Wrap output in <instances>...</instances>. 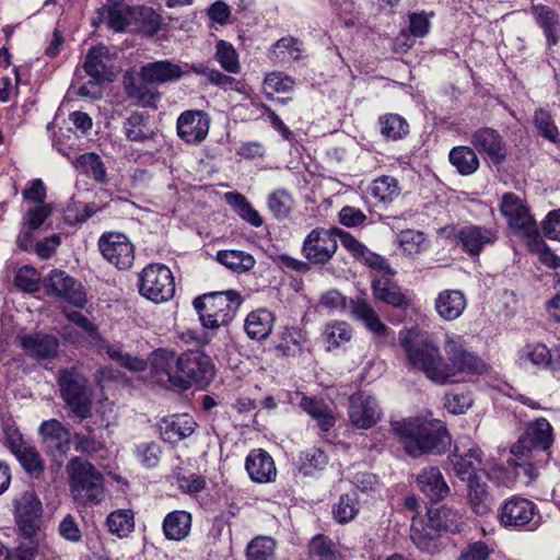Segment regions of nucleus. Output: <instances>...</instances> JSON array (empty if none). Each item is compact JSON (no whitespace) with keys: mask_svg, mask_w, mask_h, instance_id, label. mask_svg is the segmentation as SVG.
I'll return each mask as SVG.
<instances>
[{"mask_svg":"<svg viewBox=\"0 0 560 560\" xmlns=\"http://www.w3.org/2000/svg\"><path fill=\"white\" fill-rule=\"evenodd\" d=\"M470 143L494 165L502 164L506 159V143L493 128L482 127L475 130L470 137Z\"/></svg>","mask_w":560,"mask_h":560,"instance_id":"nucleus-18","label":"nucleus"},{"mask_svg":"<svg viewBox=\"0 0 560 560\" xmlns=\"http://www.w3.org/2000/svg\"><path fill=\"white\" fill-rule=\"evenodd\" d=\"M39 273L30 266L21 267L14 277L15 285L24 292L33 293L39 289Z\"/></svg>","mask_w":560,"mask_h":560,"instance_id":"nucleus-59","label":"nucleus"},{"mask_svg":"<svg viewBox=\"0 0 560 560\" xmlns=\"http://www.w3.org/2000/svg\"><path fill=\"white\" fill-rule=\"evenodd\" d=\"M498 518L504 528L517 532H535L542 524L538 506L520 495H512L501 503Z\"/></svg>","mask_w":560,"mask_h":560,"instance_id":"nucleus-7","label":"nucleus"},{"mask_svg":"<svg viewBox=\"0 0 560 560\" xmlns=\"http://www.w3.org/2000/svg\"><path fill=\"white\" fill-rule=\"evenodd\" d=\"M467 307V300L460 290H443L434 299V310L439 317L452 322L462 316Z\"/></svg>","mask_w":560,"mask_h":560,"instance_id":"nucleus-25","label":"nucleus"},{"mask_svg":"<svg viewBox=\"0 0 560 560\" xmlns=\"http://www.w3.org/2000/svg\"><path fill=\"white\" fill-rule=\"evenodd\" d=\"M139 292L154 303L171 300L175 293V283L170 268L162 264L147 266L140 273Z\"/></svg>","mask_w":560,"mask_h":560,"instance_id":"nucleus-10","label":"nucleus"},{"mask_svg":"<svg viewBox=\"0 0 560 560\" xmlns=\"http://www.w3.org/2000/svg\"><path fill=\"white\" fill-rule=\"evenodd\" d=\"M382 415V409L375 397L363 392L350 396L348 417L354 428L371 429L381 420Z\"/></svg>","mask_w":560,"mask_h":560,"instance_id":"nucleus-17","label":"nucleus"},{"mask_svg":"<svg viewBox=\"0 0 560 560\" xmlns=\"http://www.w3.org/2000/svg\"><path fill=\"white\" fill-rule=\"evenodd\" d=\"M302 52L303 44L291 36L282 37L273 45V54L281 61L299 60Z\"/></svg>","mask_w":560,"mask_h":560,"instance_id":"nucleus-55","label":"nucleus"},{"mask_svg":"<svg viewBox=\"0 0 560 560\" xmlns=\"http://www.w3.org/2000/svg\"><path fill=\"white\" fill-rule=\"evenodd\" d=\"M310 555L313 560H339V555L331 539L316 535L310 542Z\"/></svg>","mask_w":560,"mask_h":560,"instance_id":"nucleus-56","label":"nucleus"},{"mask_svg":"<svg viewBox=\"0 0 560 560\" xmlns=\"http://www.w3.org/2000/svg\"><path fill=\"white\" fill-rule=\"evenodd\" d=\"M447 460L452 466L454 474L462 480L466 481L470 476H481V471L486 479H492V472L482 468L483 452L480 446L468 436H462L456 440L452 454Z\"/></svg>","mask_w":560,"mask_h":560,"instance_id":"nucleus-8","label":"nucleus"},{"mask_svg":"<svg viewBox=\"0 0 560 560\" xmlns=\"http://www.w3.org/2000/svg\"><path fill=\"white\" fill-rule=\"evenodd\" d=\"M273 315L266 308H260L247 315V337L261 340L271 332Z\"/></svg>","mask_w":560,"mask_h":560,"instance_id":"nucleus-44","label":"nucleus"},{"mask_svg":"<svg viewBox=\"0 0 560 560\" xmlns=\"http://www.w3.org/2000/svg\"><path fill=\"white\" fill-rule=\"evenodd\" d=\"M108 49L105 46L93 47L85 57L83 68L91 78L105 80L108 74Z\"/></svg>","mask_w":560,"mask_h":560,"instance_id":"nucleus-42","label":"nucleus"},{"mask_svg":"<svg viewBox=\"0 0 560 560\" xmlns=\"http://www.w3.org/2000/svg\"><path fill=\"white\" fill-rule=\"evenodd\" d=\"M369 192L378 201H392L399 195L398 182L393 176L383 175L371 183Z\"/></svg>","mask_w":560,"mask_h":560,"instance_id":"nucleus-50","label":"nucleus"},{"mask_svg":"<svg viewBox=\"0 0 560 560\" xmlns=\"http://www.w3.org/2000/svg\"><path fill=\"white\" fill-rule=\"evenodd\" d=\"M466 482V500L470 510L477 515L488 514L494 504V498L487 481L482 476H470Z\"/></svg>","mask_w":560,"mask_h":560,"instance_id":"nucleus-24","label":"nucleus"},{"mask_svg":"<svg viewBox=\"0 0 560 560\" xmlns=\"http://www.w3.org/2000/svg\"><path fill=\"white\" fill-rule=\"evenodd\" d=\"M276 541L271 537L261 536L247 545V560H275Z\"/></svg>","mask_w":560,"mask_h":560,"instance_id":"nucleus-53","label":"nucleus"},{"mask_svg":"<svg viewBox=\"0 0 560 560\" xmlns=\"http://www.w3.org/2000/svg\"><path fill=\"white\" fill-rule=\"evenodd\" d=\"M137 19L133 30L142 31L153 35L160 28V16L151 9L145 7H137Z\"/></svg>","mask_w":560,"mask_h":560,"instance_id":"nucleus-58","label":"nucleus"},{"mask_svg":"<svg viewBox=\"0 0 560 560\" xmlns=\"http://www.w3.org/2000/svg\"><path fill=\"white\" fill-rule=\"evenodd\" d=\"M338 248L335 229L317 228L311 231L302 245V254L308 262L327 264Z\"/></svg>","mask_w":560,"mask_h":560,"instance_id":"nucleus-14","label":"nucleus"},{"mask_svg":"<svg viewBox=\"0 0 560 560\" xmlns=\"http://www.w3.org/2000/svg\"><path fill=\"white\" fill-rule=\"evenodd\" d=\"M491 553L492 549L488 546V544L478 540L469 542L467 546H465L462 549L457 560H488Z\"/></svg>","mask_w":560,"mask_h":560,"instance_id":"nucleus-64","label":"nucleus"},{"mask_svg":"<svg viewBox=\"0 0 560 560\" xmlns=\"http://www.w3.org/2000/svg\"><path fill=\"white\" fill-rule=\"evenodd\" d=\"M323 336L327 342V350H331L348 342L352 331L346 322H332L326 325Z\"/></svg>","mask_w":560,"mask_h":560,"instance_id":"nucleus-52","label":"nucleus"},{"mask_svg":"<svg viewBox=\"0 0 560 560\" xmlns=\"http://www.w3.org/2000/svg\"><path fill=\"white\" fill-rule=\"evenodd\" d=\"M23 350L33 358L46 359L54 357L59 347V341L51 335H26L20 338Z\"/></svg>","mask_w":560,"mask_h":560,"instance_id":"nucleus-34","label":"nucleus"},{"mask_svg":"<svg viewBox=\"0 0 560 560\" xmlns=\"http://www.w3.org/2000/svg\"><path fill=\"white\" fill-rule=\"evenodd\" d=\"M294 81L282 72H271L264 80V88L267 93H285L292 90Z\"/></svg>","mask_w":560,"mask_h":560,"instance_id":"nucleus-63","label":"nucleus"},{"mask_svg":"<svg viewBox=\"0 0 560 560\" xmlns=\"http://www.w3.org/2000/svg\"><path fill=\"white\" fill-rule=\"evenodd\" d=\"M396 242L399 248L409 256L421 254L430 246V241L423 232L411 229L397 234Z\"/></svg>","mask_w":560,"mask_h":560,"instance_id":"nucleus-45","label":"nucleus"},{"mask_svg":"<svg viewBox=\"0 0 560 560\" xmlns=\"http://www.w3.org/2000/svg\"><path fill=\"white\" fill-rule=\"evenodd\" d=\"M151 368L158 383L182 390L191 385L206 386L214 376L212 359L199 350L177 355L173 351L160 349L153 353Z\"/></svg>","mask_w":560,"mask_h":560,"instance_id":"nucleus-1","label":"nucleus"},{"mask_svg":"<svg viewBox=\"0 0 560 560\" xmlns=\"http://www.w3.org/2000/svg\"><path fill=\"white\" fill-rule=\"evenodd\" d=\"M75 170L85 174L96 182L103 183L106 178L105 166L96 153H84L73 162Z\"/></svg>","mask_w":560,"mask_h":560,"instance_id":"nucleus-49","label":"nucleus"},{"mask_svg":"<svg viewBox=\"0 0 560 560\" xmlns=\"http://www.w3.org/2000/svg\"><path fill=\"white\" fill-rule=\"evenodd\" d=\"M214 57L225 71L231 73L240 71L241 65L238 54L231 43L223 39L218 40Z\"/></svg>","mask_w":560,"mask_h":560,"instance_id":"nucleus-51","label":"nucleus"},{"mask_svg":"<svg viewBox=\"0 0 560 560\" xmlns=\"http://www.w3.org/2000/svg\"><path fill=\"white\" fill-rule=\"evenodd\" d=\"M516 363L526 371H560V346L549 349L545 343H527L516 354Z\"/></svg>","mask_w":560,"mask_h":560,"instance_id":"nucleus-13","label":"nucleus"},{"mask_svg":"<svg viewBox=\"0 0 560 560\" xmlns=\"http://www.w3.org/2000/svg\"><path fill=\"white\" fill-rule=\"evenodd\" d=\"M399 342L410 369L422 372L438 385L445 384L448 371L446 360L430 337L415 330H402L399 332Z\"/></svg>","mask_w":560,"mask_h":560,"instance_id":"nucleus-3","label":"nucleus"},{"mask_svg":"<svg viewBox=\"0 0 560 560\" xmlns=\"http://www.w3.org/2000/svg\"><path fill=\"white\" fill-rule=\"evenodd\" d=\"M359 513L357 499L350 494H342L332 508L335 520L340 524L352 521Z\"/></svg>","mask_w":560,"mask_h":560,"instance_id":"nucleus-57","label":"nucleus"},{"mask_svg":"<svg viewBox=\"0 0 560 560\" xmlns=\"http://www.w3.org/2000/svg\"><path fill=\"white\" fill-rule=\"evenodd\" d=\"M267 206L278 220H283L293 211L295 201L289 190L278 188L268 195Z\"/></svg>","mask_w":560,"mask_h":560,"instance_id":"nucleus-47","label":"nucleus"},{"mask_svg":"<svg viewBox=\"0 0 560 560\" xmlns=\"http://www.w3.org/2000/svg\"><path fill=\"white\" fill-rule=\"evenodd\" d=\"M196 422L188 415L173 416L170 419H163L160 425V434L163 441L177 443L195 431Z\"/></svg>","mask_w":560,"mask_h":560,"instance_id":"nucleus-33","label":"nucleus"},{"mask_svg":"<svg viewBox=\"0 0 560 560\" xmlns=\"http://www.w3.org/2000/svg\"><path fill=\"white\" fill-rule=\"evenodd\" d=\"M372 292L375 299L395 308L406 310L410 305L408 296L393 281V276H375L372 280Z\"/></svg>","mask_w":560,"mask_h":560,"instance_id":"nucleus-23","label":"nucleus"},{"mask_svg":"<svg viewBox=\"0 0 560 560\" xmlns=\"http://www.w3.org/2000/svg\"><path fill=\"white\" fill-rule=\"evenodd\" d=\"M380 126L381 133L392 140L400 139L408 132L407 121L396 114L380 117Z\"/></svg>","mask_w":560,"mask_h":560,"instance_id":"nucleus-54","label":"nucleus"},{"mask_svg":"<svg viewBox=\"0 0 560 560\" xmlns=\"http://www.w3.org/2000/svg\"><path fill=\"white\" fill-rule=\"evenodd\" d=\"M450 163L463 176H469L477 172L480 161L476 151L467 145H458L453 148L448 153Z\"/></svg>","mask_w":560,"mask_h":560,"instance_id":"nucleus-41","label":"nucleus"},{"mask_svg":"<svg viewBox=\"0 0 560 560\" xmlns=\"http://www.w3.org/2000/svg\"><path fill=\"white\" fill-rule=\"evenodd\" d=\"M455 238L469 255L478 256L487 245L497 241L498 233L492 228L470 224L458 229Z\"/></svg>","mask_w":560,"mask_h":560,"instance_id":"nucleus-22","label":"nucleus"},{"mask_svg":"<svg viewBox=\"0 0 560 560\" xmlns=\"http://www.w3.org/2000/svg\"><path fill=\"white\" fill-rule=\"evenodd\" d=\"M536 23L542 28L549 46L558 43V27L560 24L558 13L548 5L537 4L532 8Z\"/></svg>","mask_w":560,"mask_h":560,"instance_id":"nucleus-40","label":"nucleus"},{"mask_svg":"<svg viewBox=\"0 0 560 560\" xmlns=\"http://www.w3.org/2000/svg\"><path fill=\"white\" fill-rule=\"evenodd\" d=\"M350 311L353 318L361 322L375 337L387 336L389 328L381 320L377 312L364 299L351 300Z\"/></svg>","mask_w":560,"mask_h":560,"instance_id":"nucleus-28","label":"nucleus"},{"mask_svg":"<svg viewBox=\"0 0 560 560\" xmlns=\"http://www.w3.org/2000/svg\"><path fill=\"white\" fill-rule=\"evenodd\" d=\"M205 329H217L229 323L242 304L236 291L212 292L198 296L192 302Z\"/></svg>","mask_w":560,"mask_h":560,"instance_id":"nucleus-5","label":"nucleus"},{"mask_svg":"<svg viewBox=\"0 0 560 560\" xmlns=\"http://www.w3.org/2000/svg\"><path fill=\"white\" fill-rule=\"evenodd\" d=\"M94 348H96L98 352H105L112 361H115L129 371L140 372L144 371L147 368L145 360L126 352L121 343H110L102 337L95 343Z\"/></svg>","mask_w":560,"mask_h":560,"instance_id":"nucleus-32","label":"nucleus"},{"mask_svg":"<svg viewBox=\"0 0 560 560\" xmlns=\"http://www.w3.org/2000/svg\"><path fill=\"white\" fill-rule=\"evenodd\" d=\"M135 454L144 467L153 468L160 462L162 450L155 442H144L137 445Z\"/></svg>","mask_w":560,"mask_h":560,"instance_id":"nucleus-60","label":"nucleus"},{"mask_svg":"<svg viewBox=\"0 0 560 560\" xmlns=\"http://www.w3.org/2000/svg\"><path fill=\"white\" fill-rule=\"evenodd\" d=\"M393 430L406 452L412 457L423 454H442L452 443L446 427L439 420L409 418L395 422Z\"/></svg>","mask_w":560,"mask_h":560,"instance_id":"nucleus-2","label":"nucleus"},{"mask_svg":"<svg viewBox=\"0 0 560 560\" xmlns=\"http://www.w3.org/2000/svg\"><path fill=\"white\" fill-rule=\"evenodd\" d=\"M500 210L506 218L509 225L512 229L520 231L523 235L530 236L537 232V226L533 217L516 195L512 192L504 194L500 205Z\"/></svg>","mask_w":560,"mask_h":560,"instance_id":"nucleus-19","label":"nucleus"},{"mask_svg":"<svg viewBox=\"0 0 560 560\" xmlns=\"http://www.w3.org/2000/svg\"><path fill=\"white\" fill-rule=\"evenodd\" d=\"M108 530L119 538L128 537L135 528L133 513L129 509L113 511L106 520Z\"/></svg>","mask_w":560,"mask_h":560,"instance_id":"nucleus-48","label":"nucleus"},{"mask_svg":"<svg viewBox=\"0 0 560 560\" xmlns=\"http://www.w3.org/2000/svg\"><path fill=\"white\" fill-rule=\"evenodd\" d=\"M191 528V515L186 511L170 512L163 521V533L170 540H183Z\"/></svg>","mask_w":560,"mask_h":560,"instance_id":"nucleus-39","label":"nucleus"},{"mask_svg":"<svg viewBox=\"0 0 560 560\" xmlns=\"http://www.w3.org/2000/svg\"><path fill=\"white\" fill-rule=\"evenodd\" d=\"M217 260L234 272L242 273L245 271V253L243 250H219L217 253Z\"/></svg>","mask_w":560,"mask_h":560,"instance_id":"nucleus-61","label":"nucleus"},{"mask_svg":"<svg viewBox=\"0 0 560 560\" xmlns=\"http://www.w3.org/2000/svg\"><path fill=\"white\" fill-rule=\"evenodd\" d=\"M444 350L447 355L446 380L445 384L454 382L459 373H481L483 369L482 360L475 353L468 351L462 336L455 334H446L444 340Z\"/></svg>","mask_w":560,"mask_h":560,"instance_id":"nucleus-11","label":"nucleus"},{"mask_svg":"<svg viewBox=\"0 0 560 560\" xmlns=\"http://www.w3.org/2000/svg\"><path fill=\"white\" fill-rule=\"evenodd\" d=\"M417 485L431 502L442 501L451 491L440 468L433 466L422 469L417 477Z\"/></svg>","mask_w":560,"mask_h":560,"instance_id":"nucleus-26","label":"nucleus"},{"mask_svg":"<svg viewBox=\"0 0 560 560\" xmlns=\"http://www.w3.org/2000/svg\"><path fill=\"white\" fill-rule=\"evenodd\" d=\"M43 506L33 490L24 491L14 500V516L16 524L26 538L35 536L42 522Z\"/></svg>","mask_w":560,"mask_h":560,"instance_id":"nucleus-15","label":"nucleus"},{"mask_svg":"<svg viewBox=\"0 0 560 560\" xmlns=\"http://www.w3.org/2000/svg\"><path fill=\"white\" fill-rule=\"evenodd\" d=\"M430 526L440 532H460L462 515L447 506H441L435 511L429 510Z\"/></svg>","mask_w":560,"mask_h":560,"instance_id":"nucleus-43","label":"nucleus"},{"mask_svg":"<svg viewBox=\"0 0 560 560\" xmlns=\"http://www.w3.org/2000/svg\"><path fill=\"white\" fill-rule=\"evenodd\" d=\"M210 118L202 110H186L176 121L177 136L188 144H199L209 132Z\"/></svg>","mask_w":560,"mask_h":560,"instance_id":"nucleus-20","label":"nucleus"},{"mask_svg":"<svg viewBox=\"0 0 560 560\" xmlns=\"http://www.w3.org/2000/svg\"><path fill=\"white\" fill-rule=\"evenodd\" d=\"M410 532L411 540L421 551L429 553L438 551L440 530L430 526V520L424 524L413 515Z\"/></svg>","mask_w":560,"mask_h":560,"instance_id":"nucleus-35","label":"nucleus"},{"mask_svg":"<svg viewBox=\"0 0 560 560\" xmlns=\"http://www.w3.org/2000/svg\"><path fill=\"white\" fill-rule=\"evenodd\" d=\"M553 443L552 427L545 418H538L527 424L524 433L511 447V454L520 456H532L533 454L548 460L547 453Z\"/></svg>","mask_w":560,"mask_h":560,"instance_id":"nucleus-9","label":"nucleus"},{"mask_svg":"<svg viewBox=\"0 0 560 560\" xmlns=\"http://www.w3.org/2000/svg\"><path fill=\"white\" fill-rule=\"evenodd\" d=\"M58 384L72 415L80 421L89 418L92 415V389L85 376L74 368L63 369L59 371Z\"/></svg>","mask_w":560,"mask_h":560,"instance_id":"nucleus-6","label":"nucleus"},{"mask_svg":"<svg viewBox=\"0 0 560 560\" xmlns=\"http://www.w3.org/2000/svg\"><path fill=\"white\" fill-rule=\"evenodd\" d=\"M300 406L317 422L322 431L327 432L335 425L336 418L331 409L323 400L303 396Z\"/></svg>","mask_w":560,"mask_h":560,"instance_id":"nucleus-38","label":"nucleus"},{"mask_svg":"<svg viewBox=\"0 0 560 560\" xmlns=\"http://www.w3.org/2000/svg\"><path fill=\"white\" fill-rule=\"evenodd\" d=\"M13 455L31 477L38 478L43 474L44 463L36 447L30 442L18 448Z\"/></svg>","mask_w":560,"mask_h":560,"instance_id":"nucleus-46","label":"nucleus"},{"mask_svg":"<svg viewBox=\"0 0 560 560\" xmlns=\"http://www.w3.org/2000/svg\"><path fill=\"white\" fill-rule=\"evenodd\" d=\"M67 318L78 327L82 328V330L86 334L89 343L92 347H94L98 339L102 338L101 334L98 332L97 326L82 313L69 312L67 313Z\"/></svg>","mask_w":560,"mask_h":560,"instance_id":"nucleus-62","label":"nucleus"},{"mask_svg":"<svg viewBox=\"0 0 560 560\" xmlns=\"http://www.w3.org/2000/svg\"><path fill=\"white\" fill-rule=\"evenodd\" d=\"M122 82L125 92L133 104L141 107H156L160 93L150 85L151 82H145L141 78L138 80L132 73H125Z\"/></svg>","mask_w":560,"mask_h":560,"instance_id":"nucleus-27","label":"nucleus"},{"mask_svg":"<svg viewBox=\"0 0 560 560\" xmlns=\"http://www.w3.org/2000/svg\"><path fill=\"white\" fill-rule=\"evenodd\" d=\"M44 448L51 455H65L70 450L71 433L57 419L45 420L38 428Z\"/></svg>","mask_w":560,"mask_h":560,"instance_id":"nucleus-21","label":"nucleus"},{"mask_svg":"<svg viewBox=\"0 0 560 560\" xmlns=\"http://www.w3.org/2000/svg\"><path fill=\"white\" fill-rule=\"evenodd\" d=\"M98 247L104 259L117 269L127 270L132 266L135 247L125 234H103L98 240Z\"/></svg>","mask_w":560,"mask_h":560,"instance_id":"nucleus-16","label":"nucleus"},{"mask_svg":"<svg viewBox=\"0 0 560 560\" xmlns=\"http://www.w3.org/2000/svg\"><path fill=\"white\" fill-rule=\"evenodd\" d=\"M247 475L258 483L272 481L277 475L272 457L262 450H253L247 455Z\"/></svg>","mask_w":560,"mask_h":560,"instance_id":"nucleus-31","label":"nucleus"},{"mask_svg":"<svg viewBox=\"0 0 560 560\" xmlns=\"http://www.w3.org/2000/svg\"><path fill=\"white\" fill-rule=\"evenodd\" d=\"M43 287L48 295L56 298L61 303H68L75 307H83L86 303V294L81 282L62 270H51L44 278Z\"/></svg>","mask_w":560,"mask_h":560,"instance_id":"nucleus-12","label":"nucleus"},{"mask_svg":"<svg viewBox=\"0 0 560 560\" xmlns=\"http://www.w3.org/2000/svg\"><path fill=\"white\" fill-rule=\"evenodd\" d=\"M124 133L129 141L143 143L152 140L154 130L149 125V116L144 113L133 112L124 121Z\"/></svg>","mask_w":560,"mask_h":560,"instance_id":"nucleus-36","label":"nucleus"},{"mask_svg":"<svg viewBox=\"0 0 560 560\" xmlns=\"http://www.w3.org/2000/svg\"><path fill=\"white\" fill-rule=\"evenodd\" d=\"M182 68L168 60L154 61L143 65L139 75L145 82L161 84L179 80L184 75Z\"/></svg>","mask_w":560,"mask_h":560,"instance_id":"nucleus-30","label":"nucleus"},{"mask_svg":"<svg viewBox=\"0 0 560 560\" xmlns=\"http://www.w3.org/2000/svg\"><path fill=\"white\" fill-rule=\"evenodd\" d=\"M70 494L77 505L94 506L104 500L103 475L81 457L72 458L66 467Z\"/></svg>","mask_w":560,"mask_h":560,"instance_id":"nucleus-4","label":"nucleus"},{"mask_svg":"<svg viewBox=\"0 0 560 560\" xmlns=\"http://www.w3.org/2000/svg\"><path fill=\"white\" fill-rule=\"evenodd\" d=\"M541 462H546L545 458L534 454L532 456H524L522 458H520V456L513 455V457L508 460V467L509 469L513 470L516 481L524 486H528L537 478V464Z\"/></svg>","mask_w":560,"mask_h":560,"instance_id":"nucleus-37","label":"nucleus"},{"mask_svg":"<svg viewBox=\"0 0 560 560\" xmlns=\"http://www.w3.org/2000/svg\"><path fill=\"white\" fill-rule=\"evenodd\" d=\"M101 18L107 19V25L115 32H122L136 25L137 12L136 8H131L124 3L122 0L108 2L107 5L100 10Z\"/></svg>","mask_w":560,"mask_h":560,"instance_id":"nucleus-29","label":"nucleus"}]
</instances>
